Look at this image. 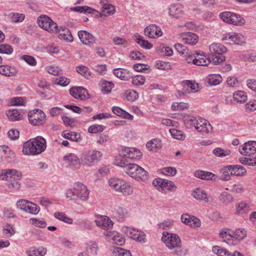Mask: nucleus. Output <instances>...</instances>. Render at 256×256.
Wrapping results in <instances>:
<instances>
[{
	"label": "nucleus",
	"mask_w": 256,
	"mask_h": 256,
	"mask_svg": "<svg viewBox=\"0 0 256 256\" xmlns=\"http://www.w3.org/2000/svg\"><path fill=\"white\" fill-rule=\"evenodd\" d=\"M9 16L10 22L14 23L23 21L25 17L24 14L19 13H11Z\"/></svg>",
	"instance_id": "48"
},
{
	"label": "nucleus",
	"mask_w": 256,
	"mask_h": 256,
	"mask_svg": "<svg viewBox=\"0 0 256 256\" xmlns=\"http://www.w3.org/2000/svg\"><path fill=\"white\" fill-rule=\"evenodd\" d=\"M161 142L158 138L153 139L148 142L146 146L150 150H154L161 148Z\"/></svg>",
	"instance_id": "40"
},
{
	"label": "nucleus",
	"mask_w": 256,
	"mask_h": 256,
	"mask_svg": "<svg viewBox=\"0 0 256 256\" xmlns=\"http://www.w3.org/2000/svg\"><path fill=\"white\" fill-rule=\"evenodd\" d=\"M213 154L216 156L223 158L228 156H229L231 152L230 150L228 149H222L220 148H217L213 150Z\"/></svg>",
	"instance_id": "45"
},
{
	"label": "nucleus",
	"mask_w": 256,
	"mask_h": 256,
	"mask_svg": "<svg viewBox=\"0 0 256 256\" xmlns=\"http://www.w3.org/2000/svg\"><path fill=\"white\" fill-rule=\"evenodd\" d=\"M26 210H25L24 212L36 215L39 212L40 208L34 203L30 202L29 206H28Z\"/></svg>",
	"instance_id": "46"
},
{
	"label": "nucleus",
	"mask_w": 256,
	"mask_h": 256,
	"mask_svg": "<svg viewBox=\"0 0 256 256\" xmlns=\"http://www.w3.org/2000/svg\"><path fill=\"white\" fill-rule=\"evenodd\" d=\"M6 114L10 121H18L23 118V115L22 113H6Z\"/></svg>",
	"instance_id": "57"
},
{
	"label": "nucleus",
	"mask_w": 256,
	"mask_h": 256,
	"mask_svg": "<svg viewBox=\"0 0 256 256\" xmlns=\"http://www.w3.org/2000/svg\"><path fill=\"white\" fill-rule=\"evenodd\" d=\"M46 147L45 139L41 136H38L24 142L22 152L25 155H38L44 152Z\"/></svg>",
	"instance_id": "1"
},
{
	"label": "nucleus",
	"mask_w": 256,
	"mask_h": 256,
	"mask_svg": "<svg viewBox=\"0 0 256 256\" xmlns=\"http://www.w3.org/2000/svg\"><path fill=\"white\" fill-rule=\"evenodd\" d=\"M100 4L102 6V12H106L108 15H112L115 12V7L109 4L108 0H100Z\"/></svg>",
	"instance_id": "29"
},
{
	"label": "nucleus",
	"mask_w": 256,
	"mask_h": 256,
	"mask_svg": "<svg viewBox=\"0 0 256 256\" xmlns=\"http://www.w3.org/2000/svg\"><path fill=\"white\" fill-rule=\"evenodd\" d=\"M168 14L170 16L179 18L182 14L181 6L178 4L170 5L168 8Z\"/></svg>",
	"instance_id": "34"
},
{
	"label": "nucleus",
	"mask_w": 256,
	"mask_h": 256,
	"mask_svg": "<svg viewBox=\"0 0 256 256\" xmlns=\"http://www.w3.org/2000/svg\"><path fill=\"white\" fill-rule=\"evenodd\" d=\"M141 170H137L136 177L135 179L140 180L142 181L145 182L148 180V173L143 168L140 166Z\"/></svg>",
	"instance_id": "52"
},
{
	"label": "nucleus",
	"mask_w": 256,
	"mask_h": 256,
	"mask_svg": "<svg viewBox=\"0 0 256 256\" xmlns=\"http://www.w3.org/2000/svg\"><path fill=\"white\" fill-rule=\"evenodd\" d=\"M72 11L79 12L80 14H88L89 6H77L70 8Z\"/></svg>",
	"instance_id": "63"
},
{
	"label": "nucleus",
	"mask_w": 256,
	"mask_h": 256,
	"mask_svg": "<svg viewBox=\"0 0 256 256\" xmlns=\"http://www.w3.org/2000/svg\"><path fill=\"white\" fill-rule=\"evenodd\" d=\"M222 40H227L228 42L230 44L233 42L236 44H240L243 41V36L240 34L228 33L223 36Z\"/></svg>",
	"instance_id": "21"
},
{
	"label": "nucleus",
	"mask_w": 256,
	"mask_h": 256,
	"mask_svg": "<svg viewBox=\"0 0 256 256\" xmlns=\"http://www.w3.org/2000/svg\"><path fill=\"white\" fill-rule=\"evenodd\" d=\"M88 189L82 183L78 182L75 184L74 188L67 190L66 194L70 200H75L79 198L80 200L86 201L88 198Z\"/></svg>",
	"instance_id": "4"
},
{
	"label": "nucleus",
	"mask_w": 256,
	"mask_h": 256,
	"mask_svg": "<svg viewBox=\"0 0 256 256\" xmlns=\"http://www.w3.org/2000/svg\"><path fill=\"white\" fill-rule=\"evenodd\" d=\"M181 37L184 43L190 45L196 44L198 38L196 34L190 32L182 34Z\"/></svg>",
	"instance_id": "24"
},
{
	"label": "nucleus",
	"mask_w": 256,
	"mask_h": 256,
	"mask_svg": "<svg viewBox=\"0 0 256 256\" xmlns=\"http://www.w3.org/2000/svg\"><path fill=\"white\" fill-rule=\"evenodd\" d=\"M116 165L124 168L126 173L134 178L136 177L137 170H141L140 166L138 165L128 162V161L126 162L124 160H120L119 161H117Z\"/></svg>",
	"instance_id": "10"
},
{
	"label": "nucleus",
	"mask_w": 256,
	"mask_h": 256,
	"mask_svg": "<svg viewBox=\"0 0 256 256\" xmlns=\"http://www.w3.org/2000/svg\"><path fill=\"white\" fill-rule=\"evenodd\" d=\"M233 97L235 101L240 103L246 102L248 99L246 92L242 90H238L234 92Z\"/></svg>",
	"instance_id": "38"
},
{
	"label": "nucleus",
	"mask_w": 256,
	"mask_h": 256,
	"mask_svg": "<svg viewBox=\"0 0 256 256\" xmlns=\"http://www.w3.org/2000/svg\"><path fill=\"white\" fill-rule=\"evenodd\" d=\"M64 108H66L72 112H91L92 109L88 106L78 107L72 104L63 105L62 107H54L52 108L50 112H57L64 110Z\"/></svg>",
	"instance_id": "12"
},
{
	"label": "nucleus",
	"mask_w": 256,
	"mask_h": 256,
	"mask_svg": "<svg viewBox=\"0 0 256 256\" xmlns=\"http://www.w3.org/2000/svg\"><path fill=\"white\" fill-rule=\"evenodd\" d=\"M112 240L114 243L120 246H122L124 243V237L118 232H116L112 236Z\"/></svg>",
	"instance_id": "60"
},
{
	"label": "nucleus",
	"mask_w": 256,
	"mask_h": 256,
	"mask_svg": "<svg viewBox=\"0 0 256 256\" xmlns=\"http://www.w3.org/2000/svg\"><path fill=\"white\" fill-rule=\"evenodd\" d=\"M120 160H126L128 162L131 160H137L142 156V152L134 148L122 147L120 151Z\"/></svg>",
	"instance_id": "7"
},
{
	"label": "nucleus",
	"mask_w": 256,
	"mask_h": 256,
	"mask_svg": "<svg viewBox=\"0 0 256 256\" xmlns=\"http://www.w3.org/2000/svg\"><path fill=\"white\" fill-rule=\"evenodd\" d=\"M222 80V77L220 74H210L206 78V82L210 86L218 85Z\"/></svg>",
	"instance_id": "32"
},
{
	"label": "nucleus",
	"mask_w": 256,
	"mask_h": 256,
	"mask_svg": "<svg viewBox=\"0 0 256 256\" xmlns=\"http://www.w3.org/2000/svg\"><path fill=\"white\" fill-rule=\"evenodd\" d=\"M172 110L174 111L186 110L188 108V104L184 102H174L172 104Z\"/></svg>",
	"instance_id": "53"
},
{
	"label": "nucleus",
	"mask_w": 256,
	"mask_h": 256,
	"mask_svg": "<svg viewBox=\"0 0 256 256\" xmlns=\"http://www.w3.org/2000/svg\"><path fill=\"white\" fill-rule=\"evenodd\" d=\"M54 217L68 224H72L73 220L72 218L68 217L64 212H56L54 214Z\"/></svg>",
	"instance_id": "43"
},
{
	"label": "nucleus",
	"mask_w": 256,
	"mask_h": 256,
	"mask_svg": "<svg viewBox=\"0 0 256 256\" xmlns=\"http://www.w3.org/2000/svg\"><path fill=\"white\" fill-rule=\"evenodd\" d=\"M70 95L76 99L86 100L88 98L87 90L82 87H74L70 90Z\"/></svg>",
	"instance_id": "16"
},
{
	"label": "nucleus",
	"mask_w": 256,
	"mask_h": 256,
	"mask_svg": "<svg viewBox=\"0 0 256 256\" xmlns=\"http://www.w3.org/2000/svg\"><path fill=\"white\" fill-rule=\"evenodd\" d=\"M30 222L34 226L44 228L46 226V222L43 220H38L35 218H32L30 219Z\"/></svg>",
	"instance_id": "61"
},
{
	"label": "nucleus",
	"mask_w": 256,
	"mask_h": 256,
	"mask_svg": "<svg viewBox=\"0 0 256 256\" xmlns=\"http://www.w3.org/2000/svg\"><path fill=\"white\" fill-rule=\"evenodd\" d=\"M114 252L116 254V256H131L130 251L122 248H116Z\"/></svg>",
	"instance_id": "62"
},
{
	"label": "nucleus",
	"mask_w": 256,
	"mask_h": 256,
	"mask_svg": "<svg viewBox=\"0 0 256 256\" xmlns=\"http://www.w3.org/2000/svg\"><path fill=\"white\" fill-rule=\"evenodd\" d=\"M123 230L128 236L135 240L142 243L146 242V234L142 231L128 226L124 228Z\"/></svg>",
	"instance_id": "11"
},
{
	"label": "nucleus",
	"mask_w": 256,
	"mask_h": 256,
	"mask_svg": "<svg viewBox=\"0 0 256 256\" xmlns=\"http://www.w3.org/2000/svg\"><path fill=\"white\" fill-rule=\"evenodd\" d=\"M64 160L72 168L78 169L80 166V160L74 154L70 153L65 156Z\"/></svg>",
	"instance_id": "20"
},
{
	"label": "nucleus",
	"mask_w": 256,
	"mask_h": 256,
	"mask_svg": "<svg viewBox=\"0 0 256 256\" xmlns=\"http://www.w3.org/2000/svg\"><path fill=\"white\" fill-rule=\"evenodd\" d=\"M135 42L142 48L150 50L152 48V44L150 43L148 40H144V37L138 34H136L134 36Z\"/></svg>",
	"instance_id": "30"
},
{
	"label": "nucleus",
	"mask_w": 256,
	"mask_h": 256,
	"mask_svg": "<svg viewBox=\"0 0 256 256\" xmlns=\"http://www.w3.org/2000/svg\"><path fill=\"white\" fill-rule=\"evenodd\" d=\"M13 51L11 46L6 44H0V54L10 55L13 52Z\"/></svg>",
	"instance_id": "55"
},
{
	"label": "nucleus",
	"mask_w": 256,
	"mask_h": 256,
	"mask_svg": "<svg viewBox=\"0 0 256 256\" xmlns=\"http://www.w3.org/2000/svg\"><path fill=\"white\" fill-rule=\"evenodd\" d=\"M239 152L242 155L250 156L256 152V141H248L239 148Z\"/></svg>",
	"instance_id": "15"
},
{
	"label": "nucleus",
	"mask_w": 256,
	"mask_h": 256,
	"mask_svg": "<svg viewBox=\"0 0 256 256\" xmlns=\"http://www.w3.org/2000/svg\"><path fill=\"white\" fill-rule=\"evenodd\" d=\"M18 70L16 67L8 65L0 66V74L7 76L16 75Z\"/></svg>",
	"instance_id": "27"
},
{
	"label": "nucleus",
	"mask_w": 256,
	"mask_h": 256,
	"mask_svg": "<svg viewBox=\"0 0 256 256\" xmlns=\"http://www.w3.org/2000/svg\"><path fill=\"white\" fill-rule=\"evenodd\" d=\"M209 50L212 54V64L215 65L220 64L225 60V56L223 55L227 48L222 44L213 43L209 46Z\"/></svg>",
	"instance_id": "5"
},
{
	"label": "nucleus",
	"mask_w": 256,
	"mask_h": 256,
	"mask_svg": "<svg viewBox=\"0 0 256 256\" xmlns=\"http://www.w3.org/2000/svg\"><path fill=\"white\" fill-rule=\"evenodd\" d=\"M189 121L190 124L194 126L198 132H206L208 130L207 126H209L210 124L206 120L199 117H192L189 120Z\"/></svg>",
	"instance_id": "13"
},
{
	"label": "nucleus",
	"mask_w": 256,
	"mask_h": 256,
	"mask_svg": "<svg viewBox=\"0 0 256 256\" xmlns=\"http://www.w3.org/2000/svg\"><path fill=\"white\" fill-rule=\"evenodd\" d=\"M38 26L43 30L51 33H58L60 32L58 24L49 16L42 14L37 18Z\"/></svg>",
	"instance_id": "6"
},
{
	"label": "nucleus",
	"mask_w": 256,
	"mask_h": 256,
	"mask_svg": "<svg viewBox=\"0 0 256 256\" xmlns=\"http://www.w3.org/2000/svg\"><path fill=\"white\" fill-rule=\"evenodd\" d=\"M210 62L212 63L211 57L208 58L205 55L200 52L196 53V58L193 60V64L196 66H206Z\"/></svg>",
	"instance_id": "22"
},
{
	"label": "nucleus",
	"mask_w": 256,
	"mask_h": 256,
	"mask_svg": "<svg viewBox=\"0 0 256 256\" xmlns=\"http://www.w3.org/2000/svg\"><path fill=\"white\" fill-rule=\"evenodd\" d=\"M70 80L64 76H60L56 78L54 80V83L57 85H60L62 86H66L69 84Z\"/></svg>",
	"instance_id": "56"
},
{
	"label": "nucleus",
	"mask_w": 256,
	"mask_h": 256,
	"mask_svg": "<svg viewBox=\"0 0 256 256\" xmlns=\"http://www.w3.org/2000/svg\"><path fill=\"white\" fill-rule=\"evenodd\" d=\"M192 196L198 200H204L205 202L208 201L206 194L201 188H197L194 190L192 193Z\"/></svg>",
	"instance_id": "37"
},
{
	"label": "nucleus",
	"mask_w": 256,
	"mask_h": 256,
	"mask_svg": "<svg viewBox=\"0 0 256 256\" xmlns=\"http://www.w3.org/2000/svg\"><path fill=\"white\" fill-rule=\"evenodd\" d=\"M30 201L24 200L20 199L18 200L16 202V207L17 208L24 212L26 210L28 206H29V204Z\"/></svg>",
	"instance_id": "51"
},
{
	"label": "nucleus",
	"mask_w": 256,
	"mask_h": 256,
	"mask_svg": "<svg viewBox=\"0 0 256 256\" xmlns=\"http://www.w3.org/2000/svg\"><path fill=\"white\" fill-rule=\"evenodd\" d=\"M67 134L70 136H66V134H62V135L65 138L71 140L73 142H78L81 140L80 134L78 133L72 132Z\"/></svg>",
	"instance_id": "50"
},
{
	"label": "nucleus",
	"mask_w": 256,
	"mask_h": 256,
	"mask_svg": "<svg viewBox=\"0 0 256 256\" xmlns=\"http://www.w3.org/2000/svg\"><path fill=\"white\" fill-rule=\"evenodd\" d=\"M78 34L80 42L85 45H90L95 42V37L86 30H80Z\"/></svg>",
	"instance_id": "18"
},
{
	"label": "nucleus",
	"mask_w": 256,
	"mask_h": 256,
	"mask_svg": "<svg viewBox=\"0 0 256 256\" xmlns=\"http://www.w3.org/2000/svg\"><path fill=\"white\" fill-rule=\"evenodd\" d=\"M104 128L102 125L95 124L88 128V132L90 133L96 134L102 132Z\"/></svg>",
	"instance_id": "58"
},
{
	"label": "nucleus",
	"mask_w": 256,
	"mask_h": 256,
	"mask_svg": "<svg viewBox=\"0 0 256 256\" xmlns=\"http://www.w3.org/2000/svg\"><path fill=\"white\" fill-rule=\"evenodd\" d=\"M30 123L34 126L42 124L46 120L45 113H28Z\"/></svg>",
	"instance_id": "19"
},
{
	"label": "nucleus",
	"mask_w": 256,
	"mask_h": 256,
	"mask_svg": "<svg viewBox=\"0 0 256 256\" xmlns=\"http://www.w3.org/2000/svg\"><path fill=\"white\" fill-rule=\"evenodd\" d=\"M102 153L93 148H84L82 152L80 160L86 166H91L98 163L102 156Z\"/></svg>",
	"instance_id": "2"
},
{
	"label": "nucleus",
	"mask_w": 256,
	"mask_h": 256,
	"mask_svg": "<svg viewBox=\"0 0 256 256\" xmlns=\"http://www.w3.org/2000/svg\"><path fill=\"white\" fill-rule=\"evenodd\" d=\"M132 78V82L136 86H141L144 84L146 80L145 77L141 75H137L131 78Z\"/></svg>",
	"instance_id": "54"
},
{
	"label": "nucleus",
	"mask_w": 256,
	"mask_h": 256,
	"mask_svg": "<svg viewBox=\"0 0 256 256\" xmlns=\"http://www.w3.org/2000/svg\"><path fill=\"white\" fill-rule=\"evenodd\" d=\"M175 49L182 54H188V50L186 46L180 43H176L174 46Z\"/></svg>",
	"instance_id": "59"
},
{
	"label": "nucleus",
	"mask_w": 256,
	"mask_h": 256,
	"mask_svg": "<svg viewBox=\"0 0 256 256\" xmlns=\"http://www.w3.org/2000/svg\"><path fill=\"white\" fill-rule=\"evenodd\" d=\"M108 184L114 190L122 192L124 196H130L133 193V186L122 178L115 177L110 178L108 180Z\"/></svg>",
	"instance_id": "3"
},
{
	"label": "nucleus",
	"mask_w": 256,
	"mask_h": 256,
	"mask_svg": "<svg viewBox=\"0 0 256 256\" xmlns=\"http://www.w3.org/2000/svg\"><path fill=\"white\" fill-rule=\"evenodd\" d=\"M221 19L224 22L234 25H242L245 20L240 14L230 12H224L220 14Z\"/></svg>",
	"instance_id": "9"
},
{
	"label": "nucleus",
	"mask_w": 256,
	"mask_h": 256,
	"mask_svg": "<svg viewBox=\"0 0 256 256\" xmlns=\"http://www.w3.org/2000/svg\"><path fill=\"white\" fill-rule=\"evenodd\" d=\"M126 98L130 102H133L138 98V93L134 90H128L125 92Z\"/></svg>",
	"instance_id": "49"
},
{
	"label": "nucleus",
	"mask_w": 256,
	"mask_h": 256,
	"mask_svg": "<svg viewBox=\"0 0 256 256\" xmlns=\"http://www.w3.org/2000/svg\"><path fill=\"white\" fill-rule=\"evenodd\" d=\"M176 173V170L173 167H166L162 170V174L168 176H174Z\"/></svg>",
	"instance_id": "64"
},
{
	"label": "nucleus",
	"mask_w": 256,
	"mask_h": 256,
	"mask_svg": "<svg viewBox=\"0 0 256 256\" xmlns=\"http://www.w3.org/2000/svg\"><path fill=\"white\" fill-rule=\"evenodd\" d=\"M21 172L16 170H3L0 172V180H20Z\"/></svg>",
	"instance_id": "14"
},
{
	"label": "nucleus",
	"mask_w": 256,
	"mask_h": 256,
	"mask_svg": "<svg viewBox=\"0 0 256 256\" xmlns=\"http://www.w3.org/2000/svg\"><path fill=\"white\" fill-rule=\"evenodd\" d=\"M194 176L198 178L204 180H216L218 178V176L214 174L202 170H196L194 172Z\"/></svg>",
	"instance_id": "26"
},
{
	"label": "nucleus",
	"mask_w": 256,
	"mask_h": 256,
	"mask_svg": "<svg viewBox=\"0 0 256 256\" xmlns=\"http://www.w3.org/2000/svg\"><path fill=\"white\" fill-rule=\"evenodd\" d=\"M128 215V210L126 208L118 206L114 212V216L119 221H122Z\"/></svg>",
	"instance_id": "36"
},
{
	"label": "nucleus",
	"mask_w": 256,
	"mask_h": 256,
	"mask_svg": "<svg viewBox=\"0 0 256 256\" xmlns=\"http://www.w3.org/2000/svg\"><path fill=\"white\" fill-rule=\"evenodd\" d=\"M144 32L146 36L152 38L160 36L162 34L160 28L155 24H151L146 26L144 28Z\"/></svg>",
	"instance_id": "17"
},
{
	"label": "nucleus",
	"mask_w": 256,
	"mask_h": 256,
	"mask_svg": "<svg viewBox=\"0 0 256 256\" xmlns=\"http://www.w3.org/2000/svg\"><path fill=\"white\" fill-rule=\"evenodd\" d=\"M98 84L100 86L102 92L103 94L110 93L114 86L112 82L106 80L104 79L100 80Z\"/></svg>",
	"instance_id": "31"
},
{
	"label": "nucleus",
	"mask_w": 256,
	"mask_h": 256,
	"mask_svg": "<svg viewBox=\"0 0 256 256\" xmlns=\"http://www.w3.org/2000/svg\"><path fill=\"white\" fill-rule=\"evenodd\" d=\"M113 74L123 80H128L132 77V74L128 70L121 68H114L113 70Z\"/></svg>",
	"instance_id": "23"
},
{
	"label": "nucleus",
	"mask_w": 256,
	"mask_h": 256,
	"mask_svg": "<svg viewBox=\"0 0 256 256\" xmlns=\"http://www.w3.org/2000/svg\"><path fill=\"white\" fill-rule=\"evenodd\" d=\"M232 175L236 176H242L246 173L245 168L240 165L232 166Z\"/></svg>",
	"instance_id": "44"
},
{
	"label": "nucleus",
	"mask_w": 256,
	"mask_h": 256,
	"mask_svg": "<svg viewBox=\"0 0 256 256\" xmlns=\"http://www.w3.org/2000/svg\"><path fill=\"white\" fill-rule=\"evenodd\" d=\"M184 82V92H188L190 93L198 90V83L188 80H185Z\"/></svg>",
	"instance_id": "33"
},
{
	"label": "nucleus",
	"mask_w": 256,
	"mask_h": 256,
	"mask_svg": "<svg viewBox=\"0 0 256 256\" xmlns=\"http://www.w3.org/2000/svg\"><path fill=\"white\" fill-rule=\"evenodd\" d=\"M98 249V244L96 242L90 241L88 244L86 251L88 254L92 256H96Z\"/></svg>",
	"instance_id": "42"
},
{
	"label": "nucleus",
	"mask_w": 256,
	"mask_h": 256,
	"mask_svg": "<svg viewBox=\"0 0 256 256\" xmlns=\"http://www.w3.org/2000/svg\"><path fill=\"white\" fill-rule=\"evenodd\" d=\"M76 70L78 73L86 79H90L91 77L92 72L90 69L85 66H78L76 67Z\"/></svg>",
	"instance_id": "35"
},
{
	"label": "nucleus",
	"mask_w": 256,
	"mask_h": 256,
	"mask_svg": "<svg viewBox=\"0 0 256 256\" xmlns=\"http://www.w3.org/2000/svg\"><path fill=\"white\" fill-rule=\"evenodd\" d=\"M26 99L24 97H14L9 102L8 104L12 106H23L26 104Z\"/></svg>",
	"instance_id": "41"
},
{
	"label": "nucleus",
	"mask_w": 256,
	"mask_h": 256,
	"mask_svg": "<svg viewBox=\"0 0 256 256\" xmlns=\"http://www.w3.org/2000/svg\"><path fill=\"white\" fill-rule=\"evenodd\" d=\"M98 226L104 230H108L112 227L113 222L110 219L106 216L101 217L99 220H96Z\"/></svg>",
	"instance_id": "28"
},
{
	"label": "nucleus",
	"mask_w": 256,
	"mask_h": 256,
	"mask_svg": "<svg viewBox=\"0 0 256 256\" xmlns=\"http://www.w3.org/2000/svg\"><path fill=\"white\" fill-rule=\"evenodd\" d=\"M232 240L236 244L237 242L242 240L246 236V231L244 228H238L231 232Z\"/></svg>",
	"instance_id": "25"
},
{
	"label": "nucleus",
	"mask_w": 256,
	"mask_h": 256,
	"mask_svg": "<svg viewBox=\"0 0 256 256\" xmlns=\"http://www.w3.org/2000/svg\"><path fill=\"white\" fill-rule=\"evenodd\" d=\"M236 210L239 214H246L250 210V206L245 202H240L236 205Z\"/></svg>",
	"instance_id": "39"
},
{
	"label": "nucleus",
	"mask_w": 256,
	"mask_h": 256,
	"mask_svg": "<svg viewBox=\"0 0 256 256\" xmlns=\"http://www.w3.org/2000/svg\"><path fill=\"white\" fill-rule=\"evenodd\" d=\"M162 240L166 246L170 250L180 248L182 246L180 239L176 234L164 232Z\"/></svg>",
	"instance_id": "8"
},
{
	"label": "nucleus",
	"mask_w": 256,
	"mask_h": 256,
	"mask_svg": "<svg viewBox=\"0 0 256 256\" xmlns=\"http://www.w3.org/2000/svg\"><path fill=\"white\" fill-rule=\"evenodd\" d=\"M170 132L172 138L178 140H184L186 138V136L184 132L180 130L172 128L170 130Z\"/></svg>",
	"instance_id": "47"
}]
</instances>
